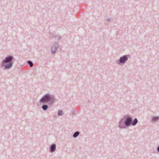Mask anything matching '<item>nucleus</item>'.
Segmentation results:
<instances>
[{"mask_svg":"<svg viewBox=\"0 0 159 159\" xmlns=\"http://www.w3.org/2000/svg\"><path fill=\"white\" fill-rule=\"evenodd\" d=\"M79 132H75L74 133V134L73 135L74 137H76L79 135Z\"/></svg>","mask_w":159,"mask_h":159,"instance_id":"8","label":"nucleus"},{"mask_svg":"<svg viewBox=\"0 0 159 159\" xmlns=\"http://www.w3.org/2000/svg\"><path fill=\"white\" fill-rule=\"evenodd\" d=\"M56 149V146L55 145L53 144L52 145L51 148V152H53Z\"/></svg>","mask_w":159,"mask_h":159,"instance_id":"5","label":"nucleus"},{"mask_svg":"<svg viewBox=\"0 0 159 159\" xmlns=\"http://www.w3.org/2000/svg\"><path fill=\"white\" fill-rule=\"evenodd\" d=\"M131 123V119L130 117H128L126 118L125 121V124L126 126H129Z\"/></svg>","mask_w":159,"mask_h":159,"instance_id":"3","label":"nucleus"},{"mask_svg":"<svg viewBox=\"0 0 159 159\" xmlns=\"http://www.w3.org/2000/svg\"><path fill=\"white\" fill-rule=\"evenodd\" d=\"M158 119V117H155L153 118L152 120L153 121H154V120H156Z\"/></svg>","mask_w":159,"mask_h":159,"instance_id":"12","label":"nucleus"},{"mask_svg":"<svg viewBox=\"0 0 159 159\" xmlns=\"http://www.w3.org/2000/svg\"><path fill=\"white\" fill-rule=\"evenodd\" d=\"M57 48H56L54 47H52V53H53L55 52Z\"/></svg>","mask_w":159,"mask_h":159,"instance_id":"7","label":"nucleus"},{"mask_svg":"<svg viewBox=\"0 0 159 159\" xmlns=\"http://www.w3.org/2000/svg\"><path fill=\"white\" fill-rule=\"evenodd\" d=\"M28 63L30 65V66L32 67L33 66V64L32 62L30 61H28Z\"/></svg>","mask_w":159,"mask_h":159,"instance_id":"11","label":"nucleus"},{"mask_svg":"<svg viewBox=\"0 0 159 159\" xmlns=\"http://www.w3.org/2000/svg\"><path fill=\"white\" fill-rule=\"evenodd\" d=\"M51 99V97L48 95H46L44 97H43L41 100V102H47Z\"/></svg>","mask_w":159,"mask_h":159,"instance_id":"2","label":"nucleus"},{"mask_svg":"<svg viewBox=\"0 0 159 159\" xmlns=\"http://www.w3.org/2000/svg\"><path fill=\"white\" fill-rule=\"evenodd\" d=\"M121 122L120 123V124L119 125V126L120 128H124V126H121Z\"/></svg>","mask_w":159,"mask_h":159,"instance_id":"13","label":"nucleus"},{"mask_svg":"<svg viewBox=\"0 0 159 159\" xmlns=\"http://www.w3.org/2000/svg\"><path fill=\"white\" fill-rule=\"evenodd\" d=\"M157 150L158 152H159V147L157 148Z\"/></svg>","mask_w":159,"mask_h":159,"instance_id":"14","label":"nucleus"},{"mask_svg":"<svg viewBox=\"0 0 159 159\" xmlns=\"http://www.w3.org/2000/svg\"><path fill=\"white\" fill-rule=\"evenodd\" d=\"M127 60V57L125 56L121 57L120 59V61L121 63H124Z\"/></svg>","mask_w":159,"mask_h":159,"instance_id":"4","label":"nucleus"},{"mask_svg":"<svg viewBox=\"0 0 159 159\" xmlns=\"http://www.w3.org/2000/svg\"><path fill=\"white\" fill-rule=\"evenodd\" d=\"M12 60V57L11 56L8 57L6 58L5 60L3 61V62L5 63L10 62L9 64L7 65H6L5 68L6 69H8L11 67L12 65V63L11 62V61Z\"/></svg>","mask_w":159,"mask_h":159,"instance_id":"1","label":"nucleus"},{"mask_svg":"<svg viewBox=\"0 0 159 159\" xmlns=\"http://www.w3.org/2000/svg\"><path fill=\"white\" fill-rule=\"evenodd\" d=\"M48 107V106L47 105H44L43 106L42 108L44 110H46Z\"/></svg>","mask_w":159,"mask_h":159,"instance_id":"9","label":"nucleus"},{"mask_svg":"<svg viewBox=\"0 0 159 159\" xmlns=\"http://www.w3.org/2000/svg\"><path fill=\"white\" fill-rule=\"evenodd\" d=\"M63 114V112L62 111L59 110L58 112V115L59 116Z\"/></svg>","mask_w":159,"mask_h":159,"instance_id":"10","label":"nucleus"},{"mask_svg":"<svg viewBox=\"0 0 159 159\" xmlns=\"http://www.w3.org/2000/svg\"><path fill=\"white\" fill-rule=\"evenodd\" d=\"M138 122V120L136 119H135L134 121L132 122V124L133 125H134L137 124Z\"/></svg>","mask_w":159,"mask_h":159,"instance_id":"6","label":"nucleus"}]
</instances>
